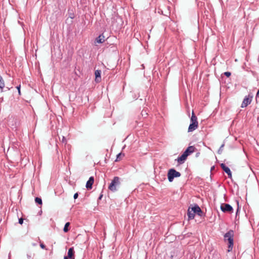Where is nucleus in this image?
<instances>
[{"mask_svg": "<svg viewBox=\"0 0 259 259\" xmlns=\"http://www.w3.org/2000/svg\"><path fill=\"white\" fill-rule=\"evenodd\" d=\"M233 236L234 231L232 230H229L227 232L224 236L225 241H228V251H230L232 250L233 246Z\"/></svg>", "mask_w": 259, "mask_h": 259, "instance_id": "f257e3e1", "label": "nucleus"}, {"mask_svg": "<svg viewBox=\"0 0 259 259\" xmlns=\"http://www.w3.org/2000/svg\"><path fill=\"white\" fill-rule=\"evenodd\" d=\"M120 184V178L118 177H114L108 186V189L112 192H115Z\"/></svg>", "mask_w": 259, "mask_h": 259, "instance_id": "f03ea898", "label": "nucleus"}, {"mask_svg": "<svg viewBox=\"0 0 259 259\" xmlns=\"http://www.w3.org/2000/svg\"><path fill=\"white\" fill-rule=\"evenodd\" d=\"M198 127L197 118L195 115L194 112H192L191 118V123L188 127V132H192L195 130Z\"/></svg>", "mask_w": 259, "mask_h": 259, "instance_id": "7ed1b4c3", "label": "nucleus"}, {"mask_svg": "<svg viewBox=\"0 0 259 259\" xmlns=\"http://www.w3.org/2000/svg\"><path fill=\"white\" fill-rule=\"evenodd\" d=\"M181 176V173L174 168H171L168 171L167 177L169 182L173 181L175 178H178Z\"/></svg>", "mask_w": 259, "mask_h": 259, "instance_id": "20e7f679", "label": "nucleus"}, {"mask_svg": "<svg viewBox=\"0 0 259 259\" xmlns=\"http://www.w3.org/2000/svg\"><path fill=\"white\" fill-rule=\"evenodd\" d=\"M220 208L221 210L224 212H232L233 210L232 206L227 203H222L221 205Z\"/></svg>", "mask_w": 259, "mask_h": 259, "instance_id": "39448f33", "label": "nucleus"}, {"mask_svg": "<svg viewBox=\"0 0 259 259\" xmlns=\"http://www.w3.org/2000/svg\"><path fill=\"white\" fill-rule=\"evenodd\" d=\"M252 98V96L248 95V96H245L243 100L241 107L242 108H244L250 104L251 102Z\"/></svg>", "mask_w": 259, "mask_h": 259, "instance_id": "423d86ee", "label": "nucleus"}, {"mask_svg": "<svg viewBox=\"0 0 259 259\" xmlns=\"http://www.w3.org/2000/svg\"><path fill=\"white\" fill-rule=\"evenodd\" d=\"M221 167L223 169V170L228 175L229 178H232V173L230 169L225 164L222 163L221 164Z\"/></svg>", "mask_w": 259, "mask_h": 259, "instance_id": "0eeeda50", "label": "nucleus"}, {"mask_svg": "<svg viewBox=\"0 0 259 259\" xmlns=\"http://www.w3.org/2000/svg\"><path fill=\"white\" fill-rule=\"evenodd\" d=\"M191 208L193 211V213H194L195 214L196 213L199 216L201 215V213L202 212L201 208L198 205L196 204L194 206L191 207Z\"/></svg>", "mask_w": 259, "mask_h": 259, "instance_id": "6e6552de", "label": "nucleus"}, {"mask_svg": "<svg viewBox=\"0 0 259 259\" xmlns=\"http://www.w3.org/2000/svg\"><path fill=\"white\" fill-rule=\"evenodd\" d=\"M74 249L73 247H70L68 249L67 256H65L64 259L73 258H74Z\"/></svg>", "mask_w": 259, "mask_h": 259, "instance_id": "1a4fd4ad", "label": "nucleus"}, {"mask_svg": "<svg viewBox=\"0 0 259 259\" xmlns=\"http://www.w3.org/2000/svg\"><path fill=\"white\" fill-rule=\"evenodd\" d=\"M94 182V178L93 177H91L89 178L88 181L86 183V188L88 189H91L92 188V186Z\"/></svg>", "mask_w": 259, "mask_h": 259, "instance_id": "9d476101", "label": "nucleus"}, {"mask_svg": "<svg viewBox=\"0 0 259 259\" xmlns=\"http://www.w3.org/2000/svg\"><path fill=\"white\" fill-rule=\"evenodd\" d=\"M187 156V154L184 152L180 156L178 157L177 158L178 162L180 164L183 163L185 160L186 159Z\"/></svg>", "mask_w": 259, "mask_h": 259, "instance_id": "9b49d317", "label": "nucleus"}, {"mask_svg": "<svg viewBox=\"0 0 259 259\" xmlns=\"http://www.w3.org/2000/svg\"><path fill=\"white\" fill-rule=\"evenodd\" d=\"M195 147L194 146H189L184 152L186 153V154H187L188 156L191 153H193L195 151Z\"/></svg>", "mask_w": 259, "mask_h": 259, "instance_id": "f8f14e48", "label": "nucleus"}, {"mask_svg": "<svg viewBox=\"0 0 259 259\" xmlns=\"http://www.w3.org/2000/svg\"><path fill=\"white\" fill-rule=\"evenodd\" d=\"M193 211L192 210V209L191 208H188V212H187V215L188 217V219L189 220H192L194 218L195 213H193Z\"/></svg>", "mask_w": 259, "mask_h": 259, "instance_id": "ddd939ff", "label": "nucleus"}, {"mask_svg": "<svg viewBox=\"0 0 259 259\" xmlns=\"http://www.w3.org/2000/svg\"><path fill=\"white\" fill-rule=\"evenodd\" d=\"M104 38L105 37L103 34H100L98 37H97L96 38V42L99 44L103 43L105 41Z\"/></svg>", "mask_w": 259, "mask_h": 259, "instance_id": "4468645a", "label": "nucleus"}, {"mask_svg": "<svg viewBox=\"0 0 259 259\" xmlns=\"http://www.w3.org/2000/svg\"><path fill=\"white\" fill-rule=\"evenodd\" d=\"M101 71L100 70H97L95 71V74L96 76V80L97 81H99V80H101Z\"/></svg>", "mask_w": 259, "mask_h": 259, "instance_id": "2eb2a0df", "label": "nucleus"}, {"mask_svg": "<svg viewBox=\"0 0 259 259\" xmlns=\"http://www.w3.org/2000/svg\"><path fill=\"white\" fill-rule=\"evenodd\" d=\"M4 87H5L4 80L3 79V77L1 75H0V89L3 90Z\"/></svg>", "mask_w": 259, "mask_h": 259, "instance_id": "dca6fc26", "label": "nucleus"}, {"mask_svg": "<svg viewBox=\"0 0 259 259\" xmlns=\"http://www.w3.org/2000/svg\"><path fill=\"white\" fill-rule=\"evenodd\" d=\"M70 225V223L69 222H67L65 224L64 227V228H63V231L64 232H67L69 230L68 229V227Z\"/></svg>", "mask_w": 259, "mask_h": 259, "instance_id": "f3484780", "label": "nucleus"}, {"mask_svg": "<svg viewBox=\"0 0 259 259\" xmlns=\"http://www.w3.org/2000/svg\"><path fill=\"white\" fill-rule=\"evenodd\" d=\"M35 202L38 204H42V200L40 197H36L35 198Z\"/></svg>", "mask_w": 259, "mask_h": 259, "instance_id": "a211bd4d", "label": "nucleus"}, {"mask_svg": "<svg viewBox=\"0 0 259 259\" xmlns=\"http://www.w3.org/2000/svg\"><path fill=\"white\" fill-rule=\"evenodd\" d=\"M224 145H224V144H223L221 146V147H220V148H219V150H218V152L219 154H221V153H222V151H223V147H224Z\"/></svg>", "mask_w": 259, "mask_h": 259, "instance_id": "6ab92c4d", "label": "nucleus"}, {"mask_svg": "<svg viewBox=\"0 0 259 259\" xmlns=\"http://www.w3.org/2000/svg\"><path fill=\"white\" fill-rule=\"evenodd\" d=\"M20 88H21L20 85H19L17 86V87H16L17 89L18 90V94L19 95H21Z\"/></svg>", "mask_w": 259, "mask_h": 259, "instance_id": "aec40b11", "label": "nucleus"}, {"mask_svg": "<svg viewBox=\"0 0 259 259\" xmlns=\"http://www.w3.org/2000/svg\"><path fill=\"white\" fill-rule=\"evenodd\" d=\"M224 74L227 76V77H230L231 75V73L230 72H225L224 73Z\"/></svg>", "mask_w": 259, "mask_h": 259, "instance_id": "412c9836", "label": "nucleus"}, {"mask_svg": "<svg viewBox=\"0 0 259 259\" xmlns=\"http://www.w3.org/2000/svg\"><path fill=\"white\" fill-rule=\"evenodd\" d=\"M40 247L44 249H47L46 248V246L43 243H40Z\"/></svg>", "mask_w": 259, "mask_h": 259, "instance_id": "4be33fe9", "label": "nucleus"}, {"mask_svg": "<svg viewBox=\"0 0 259 259\" xmlns=\"http://www.w3.org/2000/svg\"><path fill=\"white\" fill-rule=\"evenodd\" d=\"M122 155V153H119L117 155V157H116V161H118V159H119L120 158V156Z\"/></svg>", "mask_w": 259, "mask_h": 259, "instance_id": "5701e85b", "label": "nucleus"}, {"mask_svg": "<svg viewBox=\"0 0 259 259\" xmlns=\"http://www.w3.org/2000/svg\"><path fill=\"white\" fill-rule=\"evenodd\" d=\"M78 196V193H76L74 194V196H73V198L74 199H76Z\"/></svg>", "mask_w": 259, "mask_h": 259, "instance_id": "b1692460", "label": "nucleus"}, {"mask_svg": "<svg viewBox=\"0 0 259 259\" xmlns=\"http://www.w3.org/2000/svg\"><path fill=\"white\" fill-rule=\"evenodd\" d=\"M23 223V219L22 218H20L19 219V223L20 224H22Z\"/></svg>", "mask_w": 259, "mask_h": 259, "instance_id": "393cba45", "label": "nucleus"}, {"mask_svg": "<svg viewBox=\"0 0 259 259\" xmlns=\"http://www.w3.org/2000/svg\"><path fill=\"white\" fill-rule=\"evenodd\" d=\"M257 98L259 99V91L258 90L257 91L256 95V100H257Z\"/></svg>", "mask_w": 259, "mask_h": 259, "instance_id": "a878e982", "label": "nucleus"}, {"mask_svg": "<svg viewBox=\"0 0 259 259\" xmlns=\"http://www.w3.org/2000/svg\"><path fill=\"white\" fill-rule=\"evenodd\" d=\"M236 202H237V205H238V208H237V212H236V213H237V212L239 211V201L237 200V201H236Z\"/></svg>", "mask_w": 259, "mask_h": 259, "instance_id": "bb28decb", "label": "nucleus"}, {"mask_svg": "<svg viewBox=\"0 0 259 259\" xmlns=\"http://www.w3.org/2000/svg\"><path fill=\"white\" fill-rule=\"evenodd\" d=\"M66 142V141L65 138L64 136H63V137H62V142L65 143Z\"/></svg>", "mask_w": 259, "mask_h": 259, "instance_id": "cd10ccee", "label": "nucleus"}, {"mask_svg": "<svg viewBox=\"0 0 259 259\" xmlns=\"http://www.w3.org/2000/svg\"><path fill=\"white\" fill-rule=\"evenodd\" d=\"M102 197H103V195H102V194H101V195L99 196V198H98V199H99V200H101V199H102Z\"/></svg>", "mask_w": 259, "mask_h": 259, "instance_id": "c85d7f7f", "label": "nucleus"}, {"mask_svg": "<svg viewBox=\"0 0 259 259\" xmlns=\"http://www.w3.org/2000/svg\"><path fill=\"white\" fill-rule=\"evenodd\" d=\"M27 258H28V259H30V258H31V255H30V254H27Z\"/></svg>", "mask_w": 259, "mask_h": 259, "instance_id": "c756f323", "label": "nucleus"}, {"mask_svg": "<svg viewBox=\"0 0 259 259\" xmlns=\"http://www.w3.org/2000/svg\"><path fill=\"white\" fill-rule=\"evenodd\" d=\"M33 246H35L36 245V243H32V244Z\"/></svg>", "mask_w": 259, "mask_h": 259, "instance_id": "7c9ffc66", "label": "nucleus"}]
</instances>
